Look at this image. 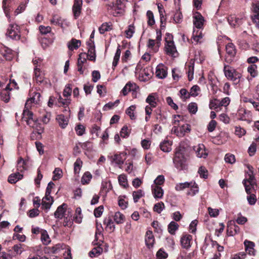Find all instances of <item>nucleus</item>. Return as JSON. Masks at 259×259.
<instances>
[{"label":"nucleus","mask_w":259,"mask_h":259,"mask_svg":"<svg viewBox=\"0 0 259 259\" xmlns=\"http://www.w3.org/2000/svg\"><path fill=\"white\" fill-rule=\"evenodd\" d=\"M102 252V248L100 247L94 248L90 252L89 255L91 257L99 255Z\"/></svg>","instance_id":"de8ad7c7"},{"label":"nucleus","mask_w":259,"mask_h":259,"mask_svg":"<svg viewBox=\"0 0 259 259\" xmlns=\"http://www.w3.org/2000/svg\"><path fill=\"white\" fill-rule=\"evenodd\" d=\"M157 95L155 94H152L148 96L146 101L149 104L148 106L155 108L157 105Z\"/></svg>","instance_id":"5701e85b"},{"label":"nucleus","mask_w":259,"mask_h":259,"mask_svg":"<svg viewBox=\"0 0 259 259\" xmlns=\"http://www.w3.org/2000/svg\"><path fill=\"white\" fill-rule=\"evenodd\" d=\"M209 107L211 109L217 110L221 107L220 100L216 99L211 100L209 102Z\"/></svg>","instance_id":"a18cd8bd"},{"label":"nucleus","mask_w":259,"mask_h":259,"mask_svg":"<svg viewBox=\"0 0 259 259\" xmlns=\"http://www.w3.org/2000/svg\"><path fill=\"white\" fill-rule=\"evenodd\" d=\"M114 220L117 224L123 223L124 220V216L120 212H116L114 215Z\"/></svg>","instance_id":"a19ab883"},{"label":"nucleus","mask_w":259,"mask_h":259,"mask_svg":"<svg viewBox=\"0 0 259 259\" xmlns=\"http://www.w3.org/2000/svg\"><path fill=\"white\" fill-rule=\"evenodd\" d=\"M112 29V25L108 23H104L99 27V30L100 33L103 34L106 31H109Z\"/></svg>","instance_id":"ea45409f"},{"label":"nucleus","mask_w":259,"mask_h":259,"mask_svg":"<svg viewBox=\"0 0 259 259\" xmlns=\"http://www.w3.org/2000/svg\"><path fill=\"white\" fill-rule=\"evenodd\" d=\"M34 71L36 82L41 83L45 78L44 73L40 71L39 68L36 67L34 68Z\"/></svg>","instance_id":"7c9ffc66"},{"label":"nucleus","mask_w":259,"mask_h":259,"mask_svg":"<svg viewBox=\"0 0 259 259\" xmlns=\"http://www.w3.org/2000/svg\"><path fill=\"white\" fill-rule=\"evenodd\" d=\"M179 225L175 222L172 221L168 225V230L170 234L172 235L175 234L176 231L179 228Z\"/></svg>","instance_id":"e433bc0d"},{"label":"nucleus","mask_w":259,"mask_h":259,"mask_svg":"<svg viewBox=\"0 0 259 259\" xmlns=\"http://www.w3.org/2000/svg\"><path fill=\"white\" fill-rule=\"evenodd\" d=\"M29 108L25 107L22 114V120L26 121L27 124L30 127L40 131L38 128V125L37 123V120L33 118V114L31 111H29Z\"/></svg>","instance_id":"f03ea898"},{"label":"nucleus","mask_w":259,"mask_h":259,"mask_svg":"<svg viewBox=\"0 0 259 259\" xmlns=\"http://www.w3.org/2000/svg\"><path fill=\"white\" fill-rule=\"evenodd\" d=\"M190 125L188 124H183L180 126H174L171 132L178 137H183L186 133L190 132Z\"/></svg>","instance_id":"423d86ee"},{"label":"nucleus","mask_w":259,"mask_h":259,"mask_svg":"<svg viewBox=\"0 0 259 259\" xmlns=\"http://www.w3.org/2000/svg\"><path fill=\"white\" fill-rule=\"evenodd\" d=\"M23 176L19 172L11 175L8 178V182L11 184H14L21 179Z\"/></svg>","instance_id":"f704fd0d"},{"label":"nucleus","mask_w":259,"mask_h":259,"mask_svg":"<svg viewBox=\"0 0 259 259\" xmlns=\"http://www.w3.org/2000/svg\"><path fill=\"white\" fill-rule=\"evenodd\" d=\"M245 251L250 255L255 254V250L254 249V243L253 242L245 240L244 242Z\"/></svg>","instance_id":"a211bd4d"},{"label":"nucleus","mask_w":259,"mask_h":259,"mask_svg":"<svg viewBox=\"0 0 259 259\" xmlns=\"http://www.w3.org/2000/svg\"><path fill=\"white\" fill-rule=\"evenodd\" d=\"M82 1L74 0L72 7V11L75 19H77L81 14L82 9Z\"/></svg>","instance_id":"6e6552de"},{"label":"nucleus","mask_w":259,"mask_h":259,"mask_svg":"<svg viewBox=\"0 0 259 259\" xmlns=\"http://www.w3.org/2000/svg\"><path fill=\"white\" fill-rule=\"evenodd\" d=\"M228 21L229 24L235 27L236 25H239L241 23V19L238 18H236L234 16H230L228 18Z\"/></svg>","instance_id":"72a5a7b5"},{"label":"nucleus","mask_w":259,"mask_h":259,"mask_svg":"<svg viewBox=\"0 0 259 259\" xmlns=\"http://www.w3.org/2000/svg\"><path fill=\"white\" fill-rule=\"evenodd\" d=\"M243 183L244 185L245 191L247 194H252V193L254 192L255 185L251 186L250 184L247 185V183H246V180H243Z\"/></svg>","instance_id":"4d7b16f0"},{"label":"nucleus","mask_w":259,"mask_h":259,"mask_svg":"<svg viewBox=\"0 0 259 259\" xmlns=\"http://www.w3.org/2000/svg\"><path fill=\"white\" fill-rule=\"evenodd\" d=\"M189 188L190 190L187 192L188 195L194 196L199 191L198 185L194 182H193V185H191Z\"/></svg>","instance_id":"4c0bfd02"},{"label":"nucleus","mask_w":259,"mask_h":259,"mask_svg":"<svg viewBox=\"0 0 259 259\" xmlns=\"http://www.w3.org/2000/svg\"><path fill=\"white\" fill-rule=\"evenodd\" d=\"M74 220L77 223H80L82 221L81 210L80 207L76 209L75 213L73 217Z\"/></svg>","instance_id":"79ce46f5"},{"label":"nucleus","mask_w":259,"mask_h":259,"mask_svg":"<svg viewBox=\"0 0 259 259\" xmlns=\"http://www.w3.org/2000/svg\"><path fill=\"white\" fill-rule=\"evenodd\" d=\"M224 71L226 77L233 81L234 84H237L239 83L241 75L233 68L228 65H225Z\"/></svg>","instance_id":"20e7f679"},{"label":"nucleus","mask_w":259,"mask_h":259,"mask_svg":"<svg viewBox=\"0 0 259 259\" xmlns=\"http://www.w3.org/2000/svg\"><path fill=\"white\" fill-rule=\"evenodd\" d=\"M9 91L10 90L6 87L2 90H0V98L5 102H8L10 100Z\"/></svg>","instance_id":"c756f323"},{"label":"nucleus","mask_w":259,"mask_h":259,"mask_svg":"<svg viewBox=\"0 0 259 259\" xmlns=\"http://www.w3.org/2000/svg\"><path fill=\"white\" fill-rule=\"evenodd\" d=\"M41 240L45 245H47L50 242V237L46 231L41 232Z\"/></svg>","instance_id":"603ef678"},{"label":"nucleus","mask_w":259,"mask_h":259,"mask_svg":"<svg viewBox=\"0 0 259 259\" xmlns=\"http://www.w3.org/2000/svg\"><path fill=\"white\" fill-rule=\"evenodd\" d=\"M184 148H179L176 152L175 156L173 159L176 167L180 170L183 169L186 166V159L184 155Z\"/></svg>","instance_id":"f257e3e1"},{"label":"nucleus","mask_w":259,"mask_h":259,"mask_svg":"<svg viewBox=\"0 0 259 259\" xmlns=\"http://www.w3.org/2000/svg\"><path fill=\"white\" fill-rule=\"evenodd\" d=\"M135 105H132L129 107L126 110V113L130 116V118L132 120L136 119V116L134 111L136 109Z\"/></svg>","instance_id":"37998d69"},{"label":"nucleus","mask_w":259,"mask_h":259,"mask_svg":"<svg viewBox=\"0 0 259 259\" xmlns=\"http://www.w3.org/2000/svg\"><path fill=\"white\" fill-rule=\"evenodd\" d=\"M167 74V68L163 64H159L156 67V75L159 78L163 79L166 77Z\"/></svg>","instance_id":"2eb2a0df"},{"label":"nucleus","mask_w":259,"mask_h":259,"mask_svg":"<svg viewBox=\"0 0 259 259\" xmlns=\"http://www.w3.org/2000/svg\"><path fill=\"white\" fill-rule=\"evenodd\" d=\"M87 55L90 60L95 61L96 60L95 48H92L89 49L88 53Z\"/></svg>","instance_id":"5fc2aeb1"},{"label":"nucleus","mask_w":259,"mask_h":259,"mask_svg":"<svg viewBox=\"0 0 259 259\" xmlns=\"http://www.w3.org/2000/svg\"><path fill=\"white\" fill-rule=\"evenodd\" d=\"M131 133V129H129L126 125L124 126L120 131V136L123 138L128 137Z\"/></svg>","instance_id":"864d4df0"},{"label":"nucleus","mask_w":259,"mask_h":259,"mask_svg":"<svg viewBox=\"0 0 259 259\" xmlns=\"http://www.w3.org/2000/svg\"><path fill=\"white\" fill-rule=\"evenodd\" d=\"M191 185H193V182L179 183L176 185L175 189L177 191H182L186 188H189Z\"/></svg>","instance_id":"c9c22d12"},{"label":"nucleus","mask_w":259,"mask_h":259,"mask_svg":"<svg viewBox=\"0 0 259 259\" xmlns=\"http://www.w3.org/2000/svg\"><path fill=\"white\" fill-rule=\"evenodd\" d=\"M246 133V131L241 127L240 126H236L235 134L236 135L238 136L239 137H241L244 136Z\"/></svg>","instance_id":"69168bd1"},{"label":"nucleus","mask_w":259,"mask_h":259,"mask_svg":"<svg viewBox=\"0 0 259 259\" xmlns=\"http://www.w3.org/2000/svg\"><path fill=\"white\" fill-rule=\"evenodd\" d=\"M192 236L189 234L183 235L181 238V243L182 247L188 249L190 247Z\"/></svg>","instance_id":"ddd939ff"},{"label":"nucleus","mask_w":259,"mask_h":259,"mask_svg":"<svg viewBox=\"0 0 259 259\" xmlns=\"http://www.w3.org/2000/svg\"><path fill=\"white\" fill-rule=\"evenodd\" d=\"M88 58V55L85 53H80L79 55V58L78 59L77 63L80 64H84L87 62V58Z\"/></svg>","instance_id":"680f3d73"},{"label":"nucleus","mask_w":259,"mask_h":259,"mask_svg":"<svg viewBox=\"0 0 259 259\" xmlns=\"http://www.w3.org/2000/svg\"><path fill=\"white\" fill-rule=\"evenodd\" d=\"M145 240L146 244L148 248H150L153 246L154 242V238L151 231H148L146 232Z\"/></svg>","instance_id":"4be33fe9"},{"label":"nucleus","mask_w":259,"mask_h":259,"mask_svg":"<svg viewBox=\"0 0 259 259\" xmlns=\"http://www.w3.org/2000/svg\"><path fill=\"white\" fill-rule=\"evenodd\" d=\"M156 38L155 40L156 41L155 49H154V52H156L160 46V41L161 40V32L160 30L156 31Z\"/></svg>","instance_id":"c03bdc74"},{"label":"nucleus","mask_w":259,"mask_h":259,"mask_svg":"<svg viewBox=\"0 0 259 259\" xmlns=\"http://www.w3.org/2000/svg\"><path fill=\"white\" fill-rule=\"evenodd\" d=\"M144 196V193L142 190H138L137 191H134L133 196L135 202L138 201L139 199Z\"/></svg>","instance_id":"8fccbe9b"},{"label":"nucleus","mask_w":259,"mask_h":259,"mask_svg":"<svg viewBox=\"0 0 259 259\" xmlns=\"http://www.w3.org/2000/svg\"><path fill=\"white\" fill-rule=\"evenodd\" d=\"M139 70L140 72V76H142V77H143V75L144 74L146 77L145 78H143V80H146L150 77V74L149 73L148 70L144 69L143 70H141V65L139 64H138L136 67V71H138Z\"/></svg>","instance_id":"58836bf2"},{"label":"nucleus","mask_w":259,"mask_h":259,"mask_svg":"<svg viewBox=\"0 0 259 259\" xmlns=\"http://www.w3.org/2000/svg\"><path fill=\"white\" fill-rule=\"evenodd\" d=\"M67 213L68 214H67V216H64L63 225L64 226L70 227L72 226L73 224V221L74 220L72 218L71 210L68 209Z\"/></svg>","instance_id":"b1692460"},{"label":"nucleus","mask_w":259,"mask_h":259,"mask_svg":"<svg viewBox=\"0 0 259 259\" xmlns=\"http://www.w3.org/2000/svg\"><path fill=\"white\" fill-rule=\"evenodd\" d=\"M92 178V175L90 172H85L81 178V183L82 184H88Z\"/></svg>","instance_id":"09e8293b"},{"label":"nucleus","mask_w":259,"mask_h":259,"mask_svg":"<svg viewBox=\"0 0 259 259\" xmlns=\"http://www.w3.org/2000/svg\"><path fill=\"white\" fill-rule=\"evenodd\" d=\"M126 154L124 152L120 153L119 154H116L113 156V160L117 164L121 166L126 159Z\"/></svg>","instance_id":"6ab92c4d"},{"label":"nucleus","mask_w":259,"mask_h":259,"mask_svg":"<svg viewBox=\"0 0 259 259\" xmlns=\"http://www.w3.org/2000/svg\"><path fill=\"white\" fill-rule=\"evenodd\" d=\"M82 165V161L80 158H77L74 163V171L75 174L79 173Z\"/></svg>","instance_id":"3c124183"},{"label":"nucleus","mask_w":259,"mask_h":259,"mask_svg":"<svg viewBox=\"0 0 259 259\" xmlns=\"http://www.w3.org/2000/svg\"><path fill=\"white\" fill-rule=\"evenodd\" d=\"M81 41L76 39H72L68 44V47L70 50L78 49L80 46Z\"/></svg>","instance_id":"2f4dec72"},{"label":"nucleus","mask_w":259,"mask_h":259,"mask_svg":"<svg viewBox=\"0 0 259 259\" xmlns=\"http://www.w3.org/2000/svg\"><path fill=\"white\" fill-rule=\"evenodd\" d=\"M147 17L148 19V24L150 26H152L155 23V20L154 19V15L153 13L151 11H148L147 12Z\"/></svg>","instance_id":"052dcab7"},{"label":"nucleus","mask_w":259,"mask_h":259,"mask_svg":"<svg viewBox=\"0 0 259 259\" xmlns=\"http://www.w3.org/2000/svg\"><path fill=\"white\" fill-rule=\"evenodd\" d=\"M226 52L228 56L226 57L225 60L228 63L232 61V58L234 57L236 53V50L234 45L232 43H229L226 47Z\"/></svg>","instance_id":"0eeeda50"},{"label":"nucleus","mask_w":259,"mask_h":259,"mask_svg":"<svg viewBox=\"0 0 259 259\" xmlns=\"http://www.w3.org/2000/svg\"><path fill=\"white\" fill-rule=\"evenodd\" d=\"M248 168L249 170V172H248L249 178H248V179H246V180L245 179L244 180H246V183H247V182H248L251 186L256 185L255 179H254V176L253 175V167L251 166H248Z\"/></svg>","instance_id":"cd10ccee"},{"label":"nucleus","mask_w":259,"mask_h":259,"mask_svg":"<svg viewBox=\"0 0 259 259\" xmlns=\"http://www.w3.org/2000/svg\"><path fill=\"white\" fill-rule=\"evenodd\" d=\"M203 34L202 31L199 29L196 30L195 29L193 31V39L196 43L201 42L203 38Z\"/></svg>","instance_id":"c85d7f7f"},{"label":"nucleus","mask_w":259,"mask_h":259,"mask_svg":"<svg viewBox=\"0 0 259 259\" xmlns=\"http://www.w3.org/2000/svg\"><path fill=\"white\" fill-rule=\"evenodd\" d=\"M64 20H63L61 18L58 16H54L53 18L51 20V22L52 24L57 25L59 26H62L63 24Z\"/></svg>","instance_id":"49530a36"},{"label":"nucleus","mask_w":259,"mask_h":259,"mask_svg":"<svg viewBox=\"0 0 259 259\" xmlns=\"http://www.w3.org/2000/svg\"><path fill=\"white\" fill-rule=\"evenodd\" d=\"M138 87L135 83H127L122 90L121 92L124 96L126 95L131 91H136Z\"/></svg>","instance_id":"412c9836"},{"label":"nucleus","mask_w":259,"mask_h":259,"mask_svg":"<svg viewBox=\"0 0 259 259\" xmlns=\"http://www.w3.org/2000/svg\"><path fill=\"white\" fill-rule=\"evenodd\" d=\"M256 66L255 65H251L248 67V71L253 77L257 76V72L256 70Z\"/></svg>","instance_id":"13d9d810"},{"label":"nucleus","mask_w":259,"mask_h":259,"mask_svg":"<svg viewBox=\"0 0 259 259\" xmlns=\"http://www.w3.org/2000/svg\"><path fill=\"white\" fill-rule=\"evenodd\" d=\"M194 150L196 152L197 157L199 158H205L208 155L204 145L202 144H199L194 147Z\"/></svg>","instance_id":"1a4fd4ad"},{"label":"nucleus","mask_w":259,"mask_h":259,"mask_svg":"<svg viewBox=\"0 0 259 259\" xmlns=\"http://www.w3.org/2000/svg\"><path fill=\"white\" fill-rule=\"evenodd\" d=\"M164 208V204L163 202H160L157 203H156L154 206L153 209L155 211L157 212L158 213H161V212Z\"/></svg>","instance_id":"bf43d9fd"},{"label":"nucleus","mask_w":259,"mask_h":259,"mask_svg":"<svg viewBox=\"0 0 259 259\" xmlns=\"http://www.w3.org/2000/svg\"><path fill=\"white\" fill-rule=\"evenodd\" d=\"M164 182V178L162 175L158 176L154 181V184L152 186H160Z\"/></svg>","instance_id":"0e129e2a"},{"label":"nucleus","mask_w":259,"mask_h":259,"mask_svg":"<svg viewBox=\"0 0 259 259\" xmlns=\"http://www.w3.org/2000/svg\"><path fill=\"white\" fill-rule=\"evenodd\" d=\"M238 119L240 120L250 122L251 114L250 112L243 108L240 109L238 111Z\"/></svg>","instance_id":"9d476101"},{"label":"nucleus","mask_w":259,"mask_h":259,"mask_svg":"<svg viewBox=\"0 0 259 259\" xmlns=\"http://www.w3.org/2000/svg\"><path fill=\"white\" fill-rule=\"evenodd\" d=\"M25 162L22 157H20L17 162V167L20 171L25 169Z\"/></svg>","instance_id":"338daca9"},{"label":"nucleus","mask_w":259,"mask_h":259,"mask_svg":"<svg viewBox=\"0 0 259 259\" xmlns=\"http://www.w3.org/2000/svg\"><path fill=\"white\" fill-rule=\"evenodd\" d=\"M240 228L235 224H232L230 223V225L228 226L227 233L229 236H233L236 234H238Z\"/></svg>","instance_id":"f3484780"},{"label":"nucleus","mask_w":259,"mask_h":259,"mask_svg":"<svg viewBox=\"0 0 259 259\" xmlns=\"http://www.w3.org/2000/svg\"><path fill=\"white\" fill-rule=\"evenodd\" d=\"M33 94H34L33 96L26 101L25 107L30 108L32 103L35 104H38L39 103L41 97L40 93L34 92Z\"/></svg>","instance_id":"9b49d317"},{"label":"nucleus","mask_w":259,"mask_h":259,"mask_svg":"<svg viewBox=\"0 0 259 259\" xmlns=\"http://www.w3.org/2000/svg\"><path fill=\"white\" fill-rule=\"evenodd\" d=\"M173 36L171 34L167 33L165 37V49L166 54L172 57H176L178 56L176 48L172 40Z\"/></svg>","instance_id":"7ed1b4c3"},{"label":"nucleus","mask_w":259,"mask_h":259,"mask_svg":"<svg viewBox=\"0 0 259 259\" xmlns=\"http://www.w3.org/2000/svg\"><path fill=\"white\" fill-rule=\"evenodd\" d=\"M56 119L62 128H65L68 124V118L67 117L65 116L64 115H58L56 117Z\"/></svg>","instance_id":"393cba45"},{"label":"nucleus","mask_w":259,"mask_h":259,"mask_svg":"<svg viewBox=\"0 0 259 259\" xmlns=\"http://www.w3.org/2000/svg\"><path fill=\"white\" fill-rule=\"evenodd\" d=\"M204 21V18L199 13H197L193 16V24L197 29H201L203 27Z\"/></svg>","instance_id":"4468645a"},{"label":"nucleus","mask_w":259,"mask_h":259,"mask_svg":"<svg viewBox=\"0 0 259 259\" xmlns=\"http://www.w3.org/2000/svg\"><path fill=\"white\" fill-rule=\"evenodd\" d=\"M53 202V197L51 195L47 196L45 195V196L42 199V207L46 209H49L50 208Z\"/></svg>","instance_id":"dca6fc26"},{"label":"nucleus","mask_w":259,"mask_h":259,"mask_svg":"<svg viewBox=\"0 0 259 259\" xmlns=\"http://www.w3.org/2000/svg\"><path fill=\"white\" fill-rule=\"evenodd\" d=\"M188 110L189 112L192 114H195L198 110L197 105L196 103L192 102L189 104Z\"/></svg>","instance_id":"6e6d98bb"},{"label":"nucleus","mask_w":259,"mask_h":259,"mask_svg":"<svg viewBox=\"0 0 259 259\" xmlns=\"http://www.w3.org/2000/svg\"><path fill=\"white\" fill-rule=\"evenodd\" d=\"M247 200L250 205H254L256 201L255 195L253 193L248 194Z\"/></svg>","instance_id":"e2e57ef3"},{"label":"nucleus","mask_w":259,"mask_h":259,"mask_svg":"<svg viewBox=\"0 0 259 259\" xmlns=\"http://www.w3.org/2000/svg\"><path fill=\"white\" fill-rule=\"evenodd\" d=\"M152 191L155 198H161L163 195V190L159 186H152Z\"/></svg>","instance_id":"aec40b11"},{"label":"nucleus","mask_w":259,"mask_h":259,"mask_svg":"<svg viewBox=\"0 0 259 259\" xmlns=\"http://www.w3.org/2000/svg\"><path fill=\"white\" fill-rule=\"evenodd\" d=\"M104 224L106 225V230L110 232H112L115 229V226L111 219L109 217L105 218Z\"/></svg>","instance_id":"a878e982"},{"label":"nucleus","mask_w":259,"mask_h":259,"mask_svg":"<svg viewBox=\"0 0 259 259\" xmlns=\"http://www.w3.org/2000/svg\"><path fill=\"white\" fill-rule=\"evenodd\" d=\"M171 142L168 141H165L160 145V149L164 152H168L171 150Z\"/></svg>","instance_id":"473e14b6"},{"label":"nucleus","mask_w":259,"mask_h":259,"mask_svg":"<svg viewBox=\"0 0 259 259\" xmlns=\"http://www.w3.org/2000/svg\"><path fill=\"white\" fill-rule=\"evenodd\" d=\"M6 35L13 39H19L20 38V26L15 23L10 24L8 28Z\"/></svg>","instance_id":"39448f33"},{"label":"nucleus","mask_w":259,"mask_h":259,"mask_svg":"<svg viewBox=\"0 0 259 259\" xmlns=\"http://www.w3.org/2000/svg\"><path fill=\"white\" fill-rule=\"evenodd\" d=\"M225 160L226 162L232 164L235 162V156L232 154H227Z\"/></svg>","instance_id":"774afa93"},{"label":"nucleus","mask_w":259,"mask_h":259,"mask_svg":"<svg viewBox=\"0 0 259 259\" xmlns=\"http://www.w3.org/2000/svg\"><path fill=\"white\" fill-rule=\"evenodd\" d=\"M67 205L65 203H63L61 205L59 206L56 211L54 213V215L56 218L62 219L64 215H66L67 214L65 213L67 212L68 209H67Z\"/></svg>","instance_id":"f8f14e48"},{"label":"nucleus","mask_w":259,"mask_h":259,"mask_svg":"<svg viewBox=\"0 0 259 259\" xmlns=\"http://www.w3.org/2000/svg\"><path fill=\"white\" fill-rule=\"evenodd\" d=\"M187 73L189 81H191L193 78L194 69V62L192 60L187 65Z\"/></svg>","instance_id":"bb28decb"}]
</instances>
